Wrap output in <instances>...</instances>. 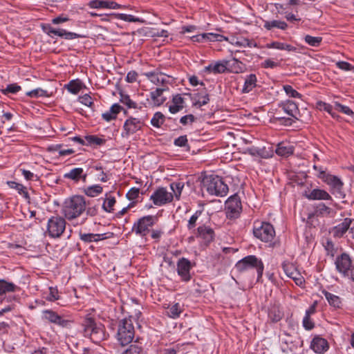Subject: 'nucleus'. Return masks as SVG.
<instances>
[{"label": "nucleus", "instance_id": "obj_37", "mask_svg": "<svg viewBox=\"0 0 354 354\" xmlns=\"http://www.w3.org/2000/svg\"><path fill=\"white\" fill-rule=\"evenodd\" d=\"M209 101V95L206 93H198L194 95L193 104L201 107L207 104Z\"/></svg>", "mask_w": 354, "mask_h": 354}, {"label": "nucleus", "instance_id": "obj_15", "mask_svg": "<svg viewBox=\"0 0 354 354\" xmlns=\"http://www.w3.org/2000/svg\"><path fill=\"white\" fill-rule=\"evenodd\" d=\"M42 319L63 328L69 327L71 323L70 320L64 319L62 316L52 310H43Z\"/></svg>", "mask_w": 354, "mask_h": 354}, {"label": "nucleus", "instance_id": "obj_62", "mask_svg": "<svg viewBox=\"0 0 354 354\" xmlns=\"http://www.w3.org/2000/svg\"><path fill=\"white\" fill-rule=\"evenodd\" d=\"M282 268L287 277H290V273L297 270L294 264L289 262H283L282 264Z\"/></svg>", "mask_w": 354, "mask_h": 354}, {"label": "nucleus", "instance_id": "obj_36", "mask_svg": "<svg viewBox=\"0 0 354 354\" xmlns=\"http://www.w3.org/2000/svg\"><path fill=\"white\" fill-rule=\"evenodd\" d=\"M227 68L235 73H241L243 71L244 65L240 61L236 58H233L232 60H227Z\"/></svg>", "mask_w": 354, "mask_h": 354}, {"label": "nucleus", "instance_id": "obj_34", "mask_svg": "<svg viewBox=\"0 0 354 354\" xmlns=\"http://www.w3.org/2000/svg\"><path fill=\"white\" fill-rule=\"evenodd\" d=\"M266 48H275L278 50H283L287 51H295L297 50L295 47L292 46L290 44L279 41H273L271 43H268L266 45Z\"/></svg>", "mask_w": 354, "mask_h": 354}, {"label": "nucleus", "instance_id": "obj_28", "mask_svg": "<svg viewBox=\"0 0 354 354\" xmlns=\"http://www.w3.org/2000/svg\"><path fill=\"white\" fill-rule=\"evenodd\" d=\"M227 69V60L219 61L210 64L205 67V70L213 73H222Z\"/></svg>", "mask_w": 354, "mask_h": 354}, {"label": "nucleus", "instance_id": "obj_18", "mask_svg": "<svg viewBox=\"0 0 354 354\" xmlns=\"http://www.w3.org/2000/svg\"><path fill=\"white\" fill-rule=\"evenodd\" d=\"M304 196L310 201H331L332 197L328 192L320 188H315L305 192Z\"/></svg>", "mask_w": 354, "mask_h": 354}, {"label": "nucleus", "instance_id": "obj_3", "mask_svg": "<svg viewBox=\"0 0 354 354\" xmlns=\"http://www.w3.org/2000/svg\"><path fill=\"white\" fill-rule=\"evenodd\" d=\"M86 209V202L81 196H74L65 202L62 209L64 216L72 220L80 216Z\"/></svg>", "mask_w": 354, "mask_h": 354}, {"label": "nucleus", "instance_id": "obj_47", "mask_svg": "<svg viewBox=\"0 0 354 354\" xmlns=\"http://www.w3.org/2000/svg\"><path fill=\"white\" fill-rule=\"evenodd\" d=\"M68 91L73 94H77L82 88V83L79 80H72L66 86Z\"/></svg>", "mask_w": 354, "mask_h": 354}, {"label": "nucleus", "instance_id": "obj_14", "mask_svg": "<svg viewBox=\"0 0 354 354\" xmlns=\"http://www.w3.org/2000/svg\"><path fill=\"white\" fill-rule=\"evenodd\" d=\"M43 31L50 37L56 35L57 37L64 38L65 39L71 40L77 38H80L82 36L75 32H68L62 28H55L50 24L41 25Z\"/></svg>", "mask_w": 354, "mask_h": 354}, {"label": "nucleus", "instance_id": "obj_25", "mask_svg": "<svg viewBox=\"0 0 354 354\" xmlns=\"http://www.w3.org/2000/svg\"><path fill=\"white\" fill-rule=\"evenodd\" d=\"M226 208L232 213H239L241 209L239 198L236 195L230 196L225 203Z\"/></svg>", "mask_w": 354, "mask_h": 354}, {"label": "nucleus", "instance_id": "obj_60", "mask_svg": "<svg viewBox=\"0 0 354 354\" xmlns=\"http://www.w3.org/2000/svg\"><path fill=\"white\" fill-rule=\"evenodd\" d=\"M79 101L82 104H84L85 106H86L88 107L93 108V102L90 95L85 94L82 96H80L79 97Z\"/></svg>", "mask_w": 354, "mask_h": 354}, {"label": "nucleus", "instance_id": "obj_6", "mask_svg": "<svg viewBox=\"0 0 354 354\" xmlns=\"http://www.w3.org/2000/svg\"><path fill=\"white\" fill-rule=\"evenodd\" d=\"M235 268L239 272H243L251 269H256L257 272V280L261 278L263 272V263L262 261L254 255H249L239 261Z\"/></svg>", "mask_w": 354, "mask_h": 354}, {"label": "nucleus", "instance_id": "obj_12", "mask_svg": "<svg viewBox=\"0 0 354 354\" xmlns=\"http://www.w3.org/2000/svg\"><path fill=\"white\" fill-rule=\"evenodd\" d=\"M319 179L330 187L333 194H339V196H344L342 192L344 183L338 176L330 174L321 173Z\"/></svg>", "mask_w": 354, "mask_h": 354}, {"label": "nucleus", "instance_id": "obj_41", "mask_svg": "<svg viewBox=\"0 0 354 354\" xmlns=\"http://www.w3.org/2000/svg\"><path fill=\"white\" fill-rule=\"evenodd\" d=\"M7 183L11 189H14L16 191H17V192L20 195L23 196L25 198H29L26 188L22 184L18 183L15 181H8Z\"/></svg>", "mask_w": 354, "mask_h": 354}, {"label": "nucleus", "instance_id": "obj_48", "mask_svg": "<svg viewBox=\"0 0 354 354\" xmlns=\"http://www.w3.org/2000/svg\"><path fill=\"white\" fill-rule=\"evenodd\" d=\"M165 122V115L161 112H156L151 120V124L153 127L160 128Z\"/></svg>", "mask_w": 354, "mask_h": 354}, {"label": "nucleus", "instance_id": "obj_64", "mask_svg": "<svg viewBox=\"0 0 354 354\" xmlns=\"http://www.w3.org/2000/svg\"><path fill=\"white\" fill-rule=\"evenodd\" d=\"M174 144L177 147H186L188 145L187 136H181L174 140Z\"/></svg>", "mask_w": 354, "mask_h": 354}, {"label": "nucleus", "instance_id": "obj_33", "mask_svg": "<svg viewBox=\"0 0 354 354\" xmlns=\"http://www.w3.org/2000/svg\"><path fill=\"white\" fill-rule=\"evenodd\" d=\"M246 152L252 156L260 157L263 158H268L271 156L270 153L267 151L265 148L252 147L248 148L246 149Z\"/></svg>", "mask_w": 354, "mask_h": 354}, {"label": "nucleus", "instance_id": "obj_24", "mask_svg": "<svg viewBox=\"0 0 354 354\" xmlns=\"http://www.w3.org/2000/svg\"><path fill=\"white\" fill-rule=\"evenodd\" d=\"M229 42L235 46L241 48L257 47V44L255 42L243 37H232L230 38Z\"/></svg>", "mask_w": 354, "mask_h": 354}, {"label": "nucleus", "instance_id": "obj_53", "mask_svg": "<svg viewBox=\"0 0 354 354\" xmlns=\"http://www.w3.org/2000/svg\"><path fill=\"white\" fill-rule=\"evenodd\" d=\"M26 95L30 97L37 98L39 97H46L48 96V92L41 88H37L32 91H28Z\"/></svg>", "mask_w": 354, "mask_h": 354}, {"label": "nucleus", "instance_id": "obj_2", "mask_svg": "<svg viewBox=\"0 0 354 354\" xmlns=\"http://www.w3.org/2000/svg\"><path fill=\"white\" fill-rule=\"evenodd\" d=\"M228 190V186L218 176H206L202 180V191L209 195L223 197L227 195Z\"/></svg>", "mask_w": 354, "mask_h": 354}, {"label": "nucleus", "instance_id": "obj_61", "mask_svg": "<svg viewBox=\"0 0 354 354\" xmlns=\"http://www.w3.org/2000/svg\"><path fill=\"white\" fill-rule=\"evenodd\" d=\"M118 18L121 19V20H122V21H128V22H138V21H140V19L134 17L133 15H127V14H123V13L118 14Z\"/></svg>", "mask_w": 354, "mask_h": 354}, {"label": "nucleus", "instance_id": "obj_52", "mask_svg": "<svg viewBox=\"0 0 354 354\" xmlns=\"http://www.w3.org/2000/svg\"><path fill=\"white\" fill-rule=\"evenodd\" d=\"M317 107L320 110H324L328 112L333 118H338L339 117L333 111V106L330 104L320 101L317 102Z\"/></svg>", "mask_w": 354, "mask_h": 354}, {"label": "nucleus", "instance_id": "obj_4", "mask_svg": "<svg viewBox=\"0 0 354 354\" xmlns=\"http://www.w3.org/2000/svg\"><path fill=\"white\" fill-rule=\"evenodd\" d=\"M337 272L344 278L354 282V263L353 259L346 253L337 256L335 260Z\"/></svg>", "mask_w": 354, "mask_h": 354}, {"label": "nucleus", "instance_id": "obj_63", "mask_svg": "<svg viewBox=\"0 0 354 354\" xmlns=\"http://www.w3.org/2000/svg\"><path fill=\"white\" fill-rule=\"evenodd\" d=\"M48 301H54L59 299L58 290L56 288H49V295L46 297Z\"/></svg>", "mask_w": 354, "mask_h": 354}, {"label": "nucleus", "instance_id": "obj_55", "mask_svg": "<svg viewBox=\"0 0 354 354\" xmlns=\"http://www.w3.org/2000/svg\"><path fill=\"white\" fill-rule=\"evenodd\" d=\"M121 354H142V350L138 344H133Z\"/></svg>", "mask_w": 354, "mask_h": 354}, {"label": "nucleus", "instance_id": "obj_16", "mask_svg": "<svg viewBox=\"0 0 354 354\" xmlns=\"http://www.w3.org/2000/svg\"><path fill=\"white\" fill-rule=\"evenodd\" d=\"M191 262L186 258H180L177 262V272L184 281H189L191 279Z\"/></svg>", "mask_w": 354, "mask_h": 354}, {"label": "nucleus", "instance_id": "obj_51", "mask_svg": "<svg viewBox=\"0 0 354 354\" xmlns=\"http://www.w3.org/2000/svg\"><path fill=\"white\" fill-rule=\"evenodd\" d=\"M304 41L310 46L318 47L322 43V38L321 37H313L307 35L304 37Z\"/></svg>", "mask_w": 354, "mask_h": 354}, {"label": "nucleus", "instance_id": "obj_49", "mask_svg": "<svg viewBox=\"0 0 354 354\" xmlns=\"http://www.w3.org/2000/svg\"><path fill=\"white\" fill-rule=\"evenodd\" d=\"M120 102L129 109H141L142 106L131 100L129 95L121 94Z\"/></svg>", "mask_w": 354, "mask_h": 354}, {"label": "nucleus", "instance_id": "obj_58", "mask_svg": "<svg viewBox=\"0 0 354 354\" xmlns=\"http://www.w3.org/2000/svg\"><path fill=\"white\" fill-rule=\"evenodd\" d=\"M288 277L294 280V281L297 286H302L304 282L303 277L301 275V274L298 272L297 270L290 273V275Z\"/></svg>", "mask_w": 354, "mask_h": 354}, {"label": "nucleus", "instance_id": "obj_38", "mask_svg": "<svg viewBox=\"0 0 354 354\" xmlns=\"http://www.w3.org/2000/svg\"><path fill=\"white\" fill-rule=\"evenodd\" d=\"M263 26L267 30H271L274 28H277L281 30H286L288 27V25L285 21L280 20H273L265 21Z\"/></svg>", "mask_w": 354, "mask_h": 354}, {"label": "nucleus", "instance_id": "obj_44", "mask_svg": "<svg viewBox=\"0 0 354 354\" xmlns=\"http://www.w3.org/2000/svg\"><path fill=\"white\" fill-rule=\"evenodd\" d=\"M202 213H203L202 210H197L189 218V219L188 220V222H187V225L189 230L194 229L198 223H201V222H198V220H199L201 216L202 215Z\"/></svg>", "mask_w": 354, "mask_h": 354}, {"label": "nucleus", "instance_id": "obj_20", "mask_svg": "<svg viewBox=\"0 0 354 354\" xmlns=\"http://www.w3.org/2000/svg\"><path fill=\"white\" fill-rule=\"evenodd\" d=\"M168 90V86L158 87L150 93V97L154 106H159L167 100L164 92Z\"/></svg>", "mask_w": 354, "mask_h": 354}, {"label": "nucleus", "instance_id": "obj_59", "mask_svg": "<svg viewBox=\"0 0 354 354\" xmlns=\"http://www.w3.org/2000/svg\"><path fill=\"white\" fill-rule=\"evenodd\" d=\"M140 189L136 187L131 188L127 193L126 196L129 201H135L139 197Z\"/></svg>", "mask_w": 354, "mask_h": 354}, {"label": "nucleus", "instance_id": "obj_50", "mask_svg": "<svg viewBox=\"0 0 354 354\" xmlns=\"http://www.w3.org/2000/svg\"><path fill=\"white\" fill-rule=\"evenodd\" d=\"M21 90V87L19 85H18L17 84L14 83V84H8L6 88L1 89V92L3 94L7 95L10 93L16 94Z\"/></svg>", "mask_w": 354, "mask_h": 354}, {"label": "nucleus", "instance_id": "obj_42", "mask_svg": "<svg viewBox=\"0 0 354 354\" xmlns=\"http://www.w3.org/2000/svg\"><path fill=\"white\" fill-rule=\"evenodd\" d=\"M170 188L172 191L174 198L177 201L180 200L182 191L184 188V183L182 182H174L170 184Z\"/></svg>", "mask_w": 354, "mask_h": 354}, {"label": "nucleus", "instance_id": "obj_32", "mask_svg": "<svg viewBox=\"0 0 354 354\" xmlns=\"http://www.w3.org/2000/svg\"><path fill=\"white\" fill-rule=\"evenodd\" d=\"M18 289V287L13 283L0 279V297L1 299L5 293L15 292Z\"/></svg>", "mask_w": 354, "mask_h": 354}, {"label": "nucleus", "instance_id": "obj_54", "mask_svg": "<svg viewBox=\"0 0 354 354\" xmlns=\"http://www.w3.org/2000/svg\"><path fill=\"white\" fill-rule=\"evenodd\" d=\"M85 140L87 142V145H102L105 143V140L100 138L96 136H86L85 137Z\"/></svg>", "mask_w": 354, "mask_h": 354}, {"label": "nucleus", "instance_id": "obj_10", "mask_svg": "<svg viewBox=\"0 0 354 354\" xmlns=\"http://www.w3.org/2000/svg\"><path fill=\"white\" fill-rule=\"evenodd\" d=\"M156 217L152 215H148L139 218L135 222L132 227V232L142 237L147 236L150 228L155 224Z\"/></svg>", "mask_w": 354, "mask_h": 354}, {"label": "nucleus", "instance_id": "obj_56", "mask_svg": "<svg viewBox=\"0 0 354 354\" xmlns=\"http://www.w3.org/2000/svg\"><path fill=\"white\" fill-rule=\"evenodd\" d=\"M335 109L347 115H353L354 114L353 111L348 106L342 105L337 102H335Z\"/></svg>", "mask_w": 354, "mask_h": 354}, {"label": "nucleus", "instance_id": "obj_1", "mask_svg": "<svg viewBox=\"0 0 354 354\" xmlns=\"http://www.w3.org/2000/svg\"><path fill=\"white\" fill-rule=\"evenodd\" d=\"M82 327L84 336L90 338L95 344H99L106 339L108 337L104 325L97 323L94 318L89 315L84 318Z\"/></svg>", "mask_w": 354, "mask_h": 354}, {"label": "nucleus", "instance_id": "obj_39", "mask_svg": "<svg viewBox=\"0 0 354 354\" xmlns=\"http://www.w3.org/2000/svg\"><path fill=\"white\" fill-rule=\"evenodd\" d=\"M103 188L100 185H94L86 187L84 189V193L89 197H95L102 194Z\"/></svg>", "mask_w": 354, "mask_h": 354}, {"label": "nucleus", "instance_id": "obj_57", "mask_svg": "<svg viewBox=\"0 0 354 354\" xmlns=\"http://www.w3.org/2000/svg\"><path fill=\"white\" fill-rule=\"evenodd\" d=\"M283 90L286 95L291 97L301 98V95L296 90H295L290 85H284Z\"/></svg>", "mask_w": 354, "mask_h": 354}, {"label": "nucleus", "instance_id": "obj_23", "mask_svg": "<svg viewBox=\"0 0 354 354\" xmlns=\"http://www.w3.org/2000/svg\"><path fill=\"white\" fill-rule=\"evenodd\" d=\"M64 178L74 180L75 182L82 179V180L85 182L86 179V174H84V170L82 168L76 167L64 174Z\"/></svg>", "mask_w": 354, "mask_h": 354}, {"label": "nucleus", "instance_id": "obj_27", "mask_svg": "<svg viewBox=\"0 0 354 354\" xmlns=\"http://www.w3.org/2000/svg\"><path fill=\"white\" fill-rule=\"evenodd\" d=\"M279 108L288 115L296 118L297 113L298 112V107L296 103H295L293 101L288 100L282 102L279 105Z\"/></svg>", "mask_w": 354, "mask_h": 354}, {"label": "nucleus", "instance_id": "obj_40", "mask_svg": "<svg viewBox=\"0 0 354 354\" xmlns=\"http://www.w3.org/2000/svg\"><path fill=\"white\" fill-rule=\"evenodd\" d=\"M116 203L114 196L106 194L104 203L102 204V209L106 212H113V207Z\"/></svg>", "mask_w": 354, "mask_h": 354}, {"label": "nucleus", "instance_id": "obj_19", "mask_svg": "<svg viewBox=\"0 0 354 354\" xmlns=\"http://www.w3.org/2000/svg\"><path fill=\"white\" fill-rule=\"evenodd\" d=\"M88 6L89 8L94 9L105 8L116 10L123 7L122 5L115 1L106 0H91L88 3Z\"/></svg>", "mask_w": 354, "mask_h": 354}, {"label": "nucleus", "instance_id": "obj_43", "mask_svg": "<svg viewBox=\"0 0 354 354\" xmlns=\"http://www.w3.org/2000/svg\"><path fill=\"white\" fill-rule=\"evenodd\" d=\"M322 293L324 295L326 300L328 301L330 306H333L335 308H339L340 306L341 300L338 296L333 295L326 290H324Z\"/></svg>", "mask_w": 354, "mask_h": 354}, {"label": "nucleus", "instance_id": "obj_35", "mask_svg": "<svg viewBox=\"0 0 354 354\" xmlns=\"http://www.w3.org/2000/svg\"><path fill=\"white\" fill-rule=\"evenodd\" d=\"M276 153L280 156H288L293 153V147L289 144L281 142L275 150Z\"/></svg>", "mask_w": 354, "mask_h": 354}, {"label": "nucleus", "instance_id": "obj_22", "mask_svg": "<svg viewBox=\"0 0 354 354\" xmlns=\"http://www.w3.org/2000/svg\"><path fill=\"white\" fill-rule=\"evenodd\" d=\"M351 223V218H344L341 223L338 224L333 228L331 233L333 234V236L337 238L342 237L348 230H350Z\"/></svg>", "mask_w": 354, "mask_h": 354}, {"label": "nucleus", "instance_id": "obj_21", "mask_svg": "<svg viewBox=\"0 0 354 354\" xmlns=\"http://www.w3.org/2000/svg\"><path fill=\"white\" fill-rule=\"evenodd\" d=\"M310 348L316 353L322 354L328 351L329 345L326 339L321 337H315L310 344Z\"/></svg>", "mask_w": 354, "mask_h": 354}, {"label": "nucleus", "instance_id": "obj_45", "mask_svg": "<svg viewBox=\"0 0 354 354\" xmlns=\"http://www.w3.org/2000/svg\"><path fill=\"white\" fill-rule=\"evenodd\" d=\"M183 309L178 303L174 304L168 307L167 314L171 318H177L180 316Z\"/></svg>", "mask_w": 354, "mask_h": 354}, {"label": "nucleus", "instance_id": "obj_26", "mask_svg": "<svg viewBox=\"0 0 354 354\" xmlns=\"http://www.w3.org/2000/svg\"><path fill=\"white\" fill-rule=\"evenodd\" d=\"M185 106V100L182 95L177 94L173 97L172 103L169 107V111L175 114L182 110Z\"/></svg>", "mask_w": 354, "mask_h": 354}, {"label": "nucleus", "instance_id": "obj_5", "mask_svg": "<svg viewBox=\"0 0 354 354\" xmlns=\"http://www.w3.org/2000/svg\"><path fill=\"white\" fill-rule=\"evenodd\" d=\"M134 335L135 330L131 318H124L120 320L116 335L120 344L124 346L130 344L133 339Z\"/></svg>", "mask_w": 354, "mask_h": 354}, {"label": "nucleus", "instance_id": "obj_13", "mask_svg": "<svg viewBox=\"0 0 354 354\" xmlns=\"http://www.w3.org/2000/svg\"><path fill=\"white\" fill-rule=\"evenodd\" d=\"M174 199L171 192H168L165 187H158L150 196V200L156 206H162L170 203Z\"/></svg>", "mask_w": 354, "mask_h": 354}, {"label": "nucleus", "instance_id": "obj_9", "mask_svg": "<svg viewBox=\"0 0 354 354\" xmlns=\"http://www.w3.org/2000/svg\"><path fill=\"white\" fill-rule=\"evenodd\" d=\"M66 221L59 216H51L47 223L46 233L51 238H59L66 229Z\"/></svg>", "mask_w": 354, "mask_h": 354}, {"label": "nucleus", "instance_id": "obj_17", "mask_svg": "<svg viewBox=\"0 0 354 354\" xmlns=\"http://www.w3.org/2000/svg\"><path fill=\"white\" fill-rule=\"evenodd\" d=\"M195 235L196 238L201 239L207 244L214 240L215 234L211 227L201 225L196 230Z\"/></svg>", "mask_w": 354, "mask_h": 354}, {"label": "nucleus", "instance_id": "obj_30", "mask_svg": "<svg viewBox=\"0 0 354 354\" xmlns=\"http://www.w3.org/2000/svg\"><path fill=\"white\" fill-rule=\"evenodd\" d=\"M283 313L278 306L272 305L268 309V318L272 322H277L283 317Z\"/></svg>", "mask_w": 354, "mask_h": 354}, {"label": "nucleus", "instance_id": "obj_46", "mask_svg": "<svg viewBox=\"0 0 354 354\" xmlns=\"http://www.w3.org/2000/svg\"><path fill=\"white\" fill-rule=\"evenodd\" d=\"M102 236L103 234H80V239L86 243L97 242L103 239L101 237Z\"/></svg>", "mask_w": 354, "mask_h": 354}, {"label": "nucleus", "instance_id": "obj_29", "mask_svg": "<svg viewBox=\"0 0 354 354\" xmlns=\"http://www.w3.org/2000/svg\"><path fill=\"white\" fill-rule=\"evenodd\" d=\"M257 76L254 74H250L245 78V82L242 88V92L248 93L257 86Z\"/></svg>", "mask_w": 354, "mask_h": 354}, {"label": "nucleus", "instance_id": "obj_8", "mask_svg": "<svg viewBox=\"0 0 354 354\" xmlns=\"http://www.w3.org/2000/svg\"><path fill=\"white\" fill-rule=\"evenodd\" d=\"M253 233L255 237L264 242H270L274 239L275 231L273 226L269 223L256 222Z\"/></svg>", "mask_w": 354, "mask_h": 354}, {"label": "nucleus", "instance_id": "obj_31", "mask_svg": "<svg viewBox=\"0 0 354 354\" xmlns=\"http://www.w3.org/2000/svg\"><path fill=\"white\" fill-rule=\"evenodd\" d=\"M333 213V209L326 206L324 203H319L315 207L314 215L317 216H330Z\"/></svg>", "mask_w": 354, "mask_h": 354}, {"label": "nucleus", "instance_id": "obj_11", "mask_svg": "<svg viewBox=\"0 0 354 354\" xmlns=\"http://www.w3.org/2000/svg\"><path fill=\"white\" fill-rule=\"evenodd\" d=\"M151 83L158 87L168 86L173 82L171 76L162 73L158 68L153 71L145 72L143 74Z\"/></svg>", "mask_w": 354, "mask_h": 354}, {"label": "nucleus", "instance_id": "obj_7", "mask_svg": "<svg viewBox=\"0 0 354 354\" xmlns=\"http://www.w3.org/2000/svg\"><path fill=\"white\" fill-rule=\"evenodd\" d=\"M144 118L129 117L124 122L121 136L122 138H129L133 134L142 131L145 126Z\"/></svg>", "mask_w": 354, "mask_h": 354}]
</instances>
